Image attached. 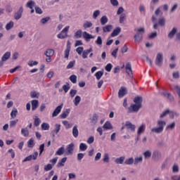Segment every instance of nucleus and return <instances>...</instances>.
<instances>
[{"mask_svg": "<svg viewBox=\"0 0 180 180\" xmlns=\"http://www.w3.org/2000/svg\"><path fill=\"white\" fill-rule=\"evenodd\" d=\"M23 14V7L21 6L19 8V9L17 11V12L14 14V19L15 20H19L22 18V15Z\"/></svg>", "mask_w": 180, "mask_h": 180, "instance_id": "423d86ee", "label": "nucleus"}, {"mask_svg": "<svg viewBox=\"0 0 180 180\" xmlns=\"http://www.w3.org/2000/svg\"><path fill=\"white\" fill-rule=\"evenodd\" d=\"M21 134L24 136V137H27L29 136V129H27V127L25 128H22L21 129Z\"/></svg>", "mask_w": 180, "mask_h": 180, "instance_id": "4c0bfd02", "label": "nucleus"}, {"mask_svg": "<svg viewBox=\"0 0 180 180\" xmlns=\"http://www.w3.org/2000/svg\"><path fill=\"white\" fill-rule=\"evenodd\" d=\"M146 131V124H141L139 128L137 131L138 136H140L141 134H143Z\"/></svg>", "mask_w": 180, "mask_h": 180, "instance_id": "a878e982", "label": "nucleus"}, {"mask_svg": "<svg viewBox=\"0 0 180 180\" xmlns=\"http://www.w3.org/2000/svg\"><path fill=\"white\" fill-rule=\"evenodd\" d=\"M13 21H10L8 23H7L6 25V30H11V29H12V27H13Z\"/></svg>", "mask_w": 180, "mask_h": 180, "instance_id": "5fc2aeb1", "label": "nucleus"}, {"mask_svg": "<svg viewBox=\"0 0 180 180\" xmlns=\"http://www.w3.org/2000/svg\"><path fill=\"white\" fill-rule=\"evenodd\" d=\"M91 51H92V48L83 51V53L82 54V58L84 59L88 58V54H89V53H91Z\"/></svg>", "mask_w": 180, "mask_h": 180, "instance_id": "c756f323", "label": "nucleus"}, {"mask_svg": "<svg viewBox=\"0 0 180 180\" xmlns=\"http://www.w3.org/2000/svg\"><path fill=\"white\" fill-rule=\"evenodd\" d=\"M82 30H78L74 35L75 39H81L82 37Z\"/></svg>", "mask_w": 180, "mask_h": 180, "instance_id": "c9c22d12", "label": "nucleus"}, {"mask_svg": "<svg viewBox=\"0 0 180 180\" xmlns=\"http://www.w3.org/2000/svg\"><path fill=\"white\" fill-rule=\"evenodd\" d=\"M125 70L129 77L133 76V70H131V64L130 63H127L125 66Z\"/></svg>", "mask_w": 180, "mask_h": 180, "instance_id": "9d476101", "label": "nucleus"}, {"mask_svg": "<svg viewBox=\"0 0 180 180\" xmlns=\"http://www.w3.org/2000/svg\"><path fill=\"white\" fill-rule=\"evenodd\" d=\"M74 143H71L67 146L66 155H70L74 153Z\"/></svg>", "mask_w": 180, "mask_h": 180, "instance_id": "9b49d317", "label": "nucleus"}, {"mask_svg": "<svg viewBox=\"0 0 180 180\" xmlns=\"http://www.w3.org/2000/svg\"><path fill=\"white\" fill-rule=\"evenodd\" d=\"M99 15H101V11L99 10L94 11L93 13V19H96V18H98Z\"/></svg>", "mask_w": 180, "mask_h": 180, "instance_id": "bf43d9fd", "label": "nucleus"}, {"mask_svg": "<svg viewBox=\"0 0 180 180\" xmlns=\"http://www.w3.org/2000/svg\"><path fill=\"white\" fill-rule=\"evenodd\" d=\"M124 20H126V14L122 13L120 16V23H124Z\"/></svg>", "mask_w": 180, "mask_h": 180, "instance_id": "680f3d73", "label": "nucleus"}, {"mask_svg": "<svg viewBox=\"0 0 180 180\" xmlns=\"http://www.w3.org/2000/svg\"><path fill=\"white\" fill-rule=\"evenodd\" d=\"M73 102L75 106H78V105H79V103L81 102V96H76Z\"/></svg>", "mask_w": 180, "mask_h": 180, "instance_id": "a18cd8bd", "label": "nucleus"}, {"mask_svg": "<svg viewBox=\"0 0 180 180\" xmlns=\"http://www.w3.org/2000/svg\"><path fill=\"white\" fill-rule=\"evenodd\" d=\"M41 127L42 130H49L50 124H49V123L44 122L41 124Z\"/></svg>", "mask_w": 180, "mask_h": 180, "instance_id": "3c124183", "label": "nucleus"}, {"mask_svg": "<svg viewBox=\"0 0 180 180\" xmlns=\"http://www.w3.org/2000/svg\"><path fill=\"white\" fill-rule=\"evenodd\" d=\"M76 52L77 53V54H79V56H81V54H82V53H84V47L83 46H79L76 49Z\"/></svg>", "mask_w": 180, "mask_h": 180, "instance_id": "13d9d810", "label": "nucleus"}, {"mask_svg": "<svg viewBox=\"0 0 180 180\" xmlns=\"http://www.w3.org/2000/svg\"><path fill=\"white\" fill-rule=\"evenodd\" d=\"M113 65H112V63H108L105 68V71H107L108 72H110V71H112V68Z\"/></svg>", "mask_w": 180, "mask_h": 180, "instance_id": "4d7b16f0", "label": "nucleus"}, {"mask_svg": "<svg viewBox=\"0 0 180 180\" xmlns=\"http://www.w3.org/2000/svg\"><path fill=\"white\" fill-rule=\"evenodd\" d=\"M95 43L98 46H102V43H103L102 37L101 36H98L97 37V39L95 41Z\"/></svg>", "mask_w": 180, "mask_h": 180, "instance_id": "603ef678", "label": "nucleus"}, {"mask_svg": "<svg viewBox=\"0 0 180 180\" xmlns=\"http://www.w3.org/2000/svg\"><path fill=\"white\" fill-rule=\"evenodd\" d=\"M124 164L125 165H134V158L133 157L127 158L124 160Z\"/></svg>", "mask_w": 180, "mask_h": 180, "instance_id": "bb28decb", "label": "nucleus"}, {"mask_svg": "<svg viewBox=\"0 0 180 180\" xmlns=\"http://www.w3.org/2000/svg\"><path fill=\"white\" fill-rule=\"evenodd\" d=\"M92 26H94V24L91 21L86 20L83 23L84 29H89L90 27H92Z\"/></svg>", "mask_w": 180, "mask_h": 180, "instance_id": "7c9ffc66", "label": "nucleus"}, {"mask_svg": "<svg viewBox=\"0 0 180 180\" xmlns=\"http://www.w3.org/2000/svg\"><path fill=\"white\" fill-rule=\"evenodd\" d=\"M135 35L134 36L135 43H141L143 40V36L146 33V29L144 27L135 28Z\"/></svg>", "mask_w": 180, "mask_h": 180, "instance_id": "f03ea898", "label": "nucleus"}, {"mask_svg": "<svg viewBox=\"0 0 180 180\" xmlns=\"http://www.w3.org/2000/svg\"><path fill=\"white\" fill-rule=\"evenodd\" d=\"M9 58H11V52H6L3 55L1 60L2 61H7V60H9Z\"/></svg>", "mask_w": 180, "mask_h": 180, "instance_id": "f704fd0d", "label": "nucleus"}, {"mask_svg": "<svg viewBox=\"0 0 180 180\" xmlns=\"http://www.w3.org/2000/svg\"><path fill=\"white\" fill-rule=\"evenodd\" d=\"M172 169L173 174H178V172H179V165L176 163L174 164Z\"/></svg>", "mask_w": 180, "mask_h": 180, "instance_id": "72a5a7b5", "label": "nucleus"}, {"mask_svg": "<svg viewBox=\"0 0 180 180\" xmlns=\"http://www.w3.org/2000/svg\"><path fill=\"white\" fill-rule=\"evenodd\" d=\"M125 160H126V157L121 156L120 158H116L115 160V164L122 165V164H124Z\"/></svg>", "mask_w": 180, "mask_h": 180, "instance_id": "412c9836", "label": "nucleus"}, {"mask_svg": "<svg viewBox=\"0 0 180 180\" xmlns=\"http://www.w3.org/2000/svg\"><path fill=\"white\" fill-rule=\"evenodd\" d=\"M177 32H178V27H174L168 34L169 39H174V36L176 34Z\"/></svg>", "mask_w": 180, "mask_h": 180, "instance_id": "2eb2a0df", "label": "nucleus"}, {"mask_svg": "<svg viewBox=\"0 0 180 180\" xmlns=\"http://www.w3.org/2000/svg\"><path fill=\"white\" fill-rule=\"evenodd\" d=\"M103 127L105 129V130H110V129H112V124H110L109 122H106L103 124Z\"/></svg>", "mask_w": 180, "mask_h": 180, "instance_id": "09e8293b", "label": "nucleus"}, {"mask_svg": "<svg viewBox=\"0 0 180 180\" xmlns=\"http://www.w3.org/2000/svg\"><path fill=\"white\" fill-rule=\"evenodd\" d=\"M70 81L72 82V84H77V75H72L69 78Z\"/></svg>", "mask_w": 180, "mask_h": 180, "instance_id": "6e6d98bb", "label": "nucleus"}, {"mask_svg": "<svg viewBox=\"0 0 180 180\" xmlns=\"http://www.w3.org/2000/svg\"><path fill=\"white\" fill-rule=\"evenodd\" d=\"M83 37L86 41H89L91 39H95V37H94L92 34L88 33L86 31H84L82 34Z\"/></svg>", "mask_w": 180, "mask_h": 180, "instance_id": "ddd939ff", "label": "nucleus"}, {"mask_svg": "<svg viewBox=\"0 0 180 180\" xmlns=\"http://www.w3.org/2000/svg\"><path fill=\"white\" fill-rule=\"evenodd\" d=\"M72 136L75 139H77L79 136V131H78V126L75 125L72 130Z\"/></svg>", "mask_w": 180, "mask_h": 180, "instance_id": "f3484780", "label": "nucleus"}, {"mask_svg": "<svg viewBox=\"0 0 180 180\" xmlns=\"http://www.w3.org/2000/svg\"><path fill=\"white\" fill-rule=\"evenodd\" d=\"M125 127L128 130H130L131 131H136V125L131 124L130 121H127L125 123Z\"/></svg>", "mask_w": 180, "mask_h": 180, "instance_id": "1a4fd4ad", "label": "nucleus"}, {"mask_svg": "<svg viewBox=\"0 0 180 180\" xmlns=\"http://www.w3.org/2000/svg\"><path fill=\"white\" fill-rule=\"evenodd\" d=\"M64 151H65V148H64V145H63L56 152V155H63V154H64Z\"/></svg>", "mask_w": 180, "mask_h": 180, "instance_id": "2f4dec72", "label": "nucleus"}, {"mask_svg": "<svg viewBox=\"0 0 180 180\" xmlns=\"http://www.w3.org/2000/svg\"><path fill=\"white\" fill-rule=\"evenodd\" d=\"M60 130H61V124H56L54 129L52 131V133H53V136L54 137V134H58V133H60Z\"/></svg>", "mask_w": 180, "mask_h": 180, "instance_id": "5701e85b", "label": "nucleus"}, {"mask_svg": "<svg viewBox=\"0 0 180 180\" xmlns=\"http://www.w3.org/2000/svg\"><path fill=\"white\" fill-rule=\"evenodd\" d=\"M161 95H162L163 96H165V98H166L167 99H168L170 102H174V96H172L171 94L169 93H167V92H162Z\"/></svg>", "mask_w": 180, "mask_h": 180, "instance_id": "dca6fc26", "label": "nucleus"}, {"mask_svg": "<svg viewBox=\"0 0 180 180\" xmlns=\"http://www.w3.org/2000/svg\"><path fill=\"white\" fill-rule=\"evenodd\" d=\"M110 3L112 6H119V1L117 0H110Z\"/></svg>", "mask_w": 180, "mask_h": 180, "instance_id": "338daca9", "label": "nucleus"}, {"mask_svg": "<svg viewBox=\"0 0 180 180\" xmlns=\"http://www.w3.org/2000/svg\"><path fill=\"white\" fill-rule=\"evenodd\" d=\"M68 30H70V26H66L61 32L57 35L58 39H64L68 37Z\"/></svg>", "mask_w": 180, "mask_h": 180, "instance_id": "39448f33", "label": "nucleus"}, {"mask_svg": "<svg viewBox=\"0 0 180 180\" xmlns=\"http://www.w3.org/2000/svg\"><path fill=\"white\" fill-rule=\"evenodd\" d=\"M103 76V71H98L95 74V77L98 81H99V79H101V78H102Z\"/></svg>", "mask_w": 180, "mask_h": 180, "instance_id": "de8ad7c7", "label": "nucleus"}, {"mask_svg": "<svg viewBox=\"0 0 180 180\" xmlns=\"http://www.w3.org/2000/svg\"><path fill=\"white\" fill-rule=\"evenodd\" d=\"M143 162V156L139 155L136 156L134 159V165H137L138 164H141Z\"/></svg>", "mask_w": 180, "mask_h": 180, "instance_id": "a211bd4d", "label": "nucleus"}, {"mask_svg": "<svg viewBox=\"0 0 180 180\" xmlns=\"http://www.w3.org/2000/svg\"><path fill=\"white\" fill-rule=\"evenodd\" d=\"M49 20H50V17H46V18L41 19L40 23H41V25H46V23H47V22H49Z\"/></svg>", "mask_w": 180, "mask_h": 180, "instance_id": "052dcab7", "label": "nucleus"}, {"mask_svg": "<svg viewBox=\"0 0 180 180\" xmlns=\"http://www.w3.org/2000/svg\"><path fill=\"white\" fill-rule=\"evenodd\" d=\"M34 124L36 127H37L38 126H40V124L41 123V120H40V118H39V117L35 116V117L34 118Z\"/></svg>", "mask_w": 180, "mask_h": 180, "instance_id": "79ce46f5", "label": "nucleus"}, {"mask_svg": "<svg viewBox=\"0 0 180 180\" xmlns=\"http://www.w3.org/2000/svg\"><path fill=\"white\" fill-rule=\"evenodd\" d=\"M27 8H30V9H33L34 6L36 7V3L33 1H29L27 3Z\"/></svg>", "mask_w": 180, "mask_h": 180, "instance_id": "8fccbe9b", "label": "nucleus"}, {"mask_svg": "<svg viewBox=\"0 0 180 180\" xmlns=\"http://www.w3.org/2000/svg\"><path fill=\"white\" fill-rule=\"evenodd\" d=\"M127 92V91L126 90V88L121 87L118 92L119 98H123L126 95Z\"/></svg>", "mask_w": 180, "mask_h": 180, "instance_id": "4be33fe9", "label": "nucleus"}, {"mask_svg": "<svg viewBox=\"0 0 180 180\" xmlns=\"http://www.w3.org/2000/svg\"><path fill=\"white\" fill-rule=\"evenodd\" d=\"M44 171H51V169H53V166L51 164H48L44 166Z\"/></svg>", "mask_w": 180, "mask_h": 180, "instance_id": "69168bd1", "label": "nucleus"}, {"mask_svg": "<svg viewBox=\"0 0 180 180\" xmlns=\"http://www.w3.org/2000/svg\"><path fill=\"white\" fill-rule=\"evenodd\" d=\"M63 124L65 126V129H71V127H72V125H71V124H70V122H68V121L67 120L63 121Z\"/></svg>", "mask_w": 180, "mask_h": 180, "instance_id": "864d4df0", "label": "nucleus"}, {"mask_svg": "<svg viewBox=\"0 0 180 180\" xmlns=\"http://www.w3.org/2000/svg\"><path fill=\"white\" fill-rule=\"evenodd\" d=\"M169 115V109L165 110L162 114L160 115V120L157 121V126L151 129V133H155V134H161L162 131H164V127L167 126V121L161 119H164L165 116Z\"/></svg>", "mask_w": 180, "mask_h": 180, "instance_id": "f257e3e1", "label": "nucleus"}, {"mask_svg": "<svg viewBox=\"0 0 180 180\" xmlns=\"http://www.w3.org/2000/svg\"><path fill=\"white\" fill-rule=\"evenodd\" d=\"M120 32H122V28H120V27H117L111 33V37H116V36L119 35Z\"/></svg>", "mask_w": 180, "mask_h": 180, "instance_id": "6ab92c4d", "label": "nucleus"}, {"mask_svg": "<svg viewBox=\"0 0 180 180\" xmlns=\"http://www.w3.org/2000/svg\"><path fill=\"white\" fill-rule=\"evenodd\" d=\"M176 123L175 122H172L171 124H167L166 127V130H174L175 129Z\"/></svg>", "mask_w": 180, "mask_h": 180, "instance_id": "37998d69", "label": "nucleus"}, {"mask_svg": "<svg viewBox=\"0 0 180 180\" xmlns=\"http://www.w3.org/2000/svg\"><path fill=\"white\" fill-rule=\"evenodd\" d=\"M39 155L38 152H34L33 155H30L29 156L26 157L23 160L22 162H26V161H32V160H37V156Z\"/></svg>", "mask_w": 180, "mask_h": 180, "instance_id": "0eeeda50", "label": "nucleus"}, {"mask_svg": "<svg viewBox=\"0 0 180 180\" xmlns=\"http://www.w3.org/2000/svg\"><path fill=\"white\" fill-rule=\"evenodd\" d=\"M145 160H150L151 155H153V152L150 150H147L143 153Z\"/></svg>", "mask_w": 180, "mask_h": 180, "instance_id": "aec40b11", "label": "nucleus"}, {"mask_svg": "<svg viewBox=\"0 0 180 180\" xmlns=\"http://www.w3.org/2000/svg\"><path fill=\"white\" fill-rule=\"evenodd\" d=\"M34 139H29V141H27V147L29 148H33L34 146Z\"/></svg>", "mask_w": 180, "mask_h": 180, "instance_id": "c03bdc74", "label": "nucleus"}, {"mask_svg": "<svg viewBox=\"0 0 180 180\" xmlns=\"http://www.w3.org/2000/svg\"><path fill=\"white\" fill-rule=\"evenodd\" d=\"M54 53H55V51L54 49H49L45 51L44 55L46 57V63H51V57L54 56Z\"/></svg>", "mask_w": 180, "mask_h": 180, "instance_id": "20e7f679", "label": "nucleus"}, {"mask_svg": "<svg viewBox=\"0 0 180 180\" xmlns=\"http://www.w3.org/2000/svg\"><path fill=\"white\" fill-rule=\"evenodd\" d=\"M153 158L155 160H160L161 158V152L160 150H154L153 153Z\"/></svg>", "mask_w": 180, "mask_h": 180, "instance_id": "c85d7f7f", "label": "nucleus"}, {"mask_svg": "<svg viewBox=\"0 0 180 180\" xmlns=\"http://www.w3.org/2000/svg\"><path fill=\"white\" fill-rule=\"evenodd\" d=\"M61 109H63V104L60 105H58L53 112L52 113V117H56V116H58L60 115V112H61Z\"/></svg>", "mask_w": 180, "mask_h": 180, "instance_id": "f8f14e48", "label": "nucleus"}, {"mask_svg": "<svg viewBox=\"0 0 180 180\" xmlns=\"http://www.w3.org/2000/svg\"><path fill=\"white\" fill-rule=\"evenodd\" d=\"M71 51V43L70 41H67L66 49L65 50V58L68 59L70 56V51Z\"/></svg>", "mask_w": 180, "mask_h": 180, "instance_id": "6e6552de", "label": "nucleus"}, {"mask_svg": "<svg viewBox=\"0 0 180 180\" xmlns=\"http://www.w3.org/2000/svg\"><path fill=\"white\" fill-rule=\"evenodd\" d=\"M40 96V93L37 92V91H31L30 92V97L32 98H36L37 99H39Z\"/></svg>", "mask_w": 180, "mask_h": 180, "instance_id": "a19ab883", "label": "nucleus"}, {"mask_svg": "<svg viewBox=\"0 0 180 180\" xmlns=\"http://www.w3.org/2000/svg\"><path fill=\"white\" fill-rule=\"evenodd\" d=\"M79 151H86L88 150V146L84 143H81L79 146Z\"/></svg>", "mask_w": 180, "mask_h": 180, "instance_id": "e433bc0d", "label": "nucleus"}, {"mask_svg": "<svg viewBox=\"0 0 180 180\" xmlns=\"http://www.w3.org/2000/svg\"><path fill=\"white\" fill-rule=\"evenodd\" d=\"M135 105H138L141 107V103H143V98L137 96L134 99Z\"/></svg>", "mask_w": 180, "mask_h": 180, "instance_id": "cd10ccee", "label": "nucleus"}, {"mask_svg": "<svg viewBox=\"0 0 180 180\" xmlns=\"http://www.w3.org/2000/svg\"><path fill=\"white\" fill-rule=\"evenodd\" d=\"M37 64H39V62L37 61H33V60H31V61H29L27 65L30 66V67H33L34 65H37Z\"/></svg>", "mask_w": 180, "mask_h": 180, "instance_id": "774afa93", "label": "nucleus"}, {"mask_svg": "<svg viewBox=\"0 0 180 180\" xmlns=\"http://www.w3.org/2000/svg\"><path fill=\"white\" fill-rule=\"evenodd\" d=\"M18 116V109L13 108L11 112V119H15Z\"/></svg>", "mask_w": 180, "mask_h": 180, "instance_id": "49530a36", "label": "nucleus"}, {"mask_svg": "<svg viewBox=\"0 0 180 180\" xmlns=\"http://www.w3.org/2000/svg\"><path fill=\"white\" fill-rule=\"evenodd\" d=\"M158 25H160V26H165V18H160L158 20Z\"/></svg>", "mask_w": 180, "mask_h": 180, "instance_id": "e2e57ef3", "label": "nucleus"}, {"mask_svg": "<svg viewBox=\"0 0 180 180\" xmlns=\"http://www.w3.org/2000/svg\"><path fill=\"white\" fill-rule=\"evenodd\" d=\"M112 29H113V25H108L103 27V33H108V32H112Z\"/></svg>", "mask_w": 180, "mask_h": 180, "instance_id": "b1692460", "label": "nucleus"}, {"mask_svg": "<svg viewBox=\"0 0 180 180\" xmlns=\"http://www.w3.org/2000/svg\"><path fill=\"white\" fill-rule=\"evenodd\" d=\"M70 112H71V109L68 108L66 109L61 115L60 117L61 119H65L68 115H70Z\"/></svg>", "mask_w": 180, "mask_h": 180, "instance_id": "473e14b6", "label": "nucleus"}, {"mask_svg": "<svg viewBox=\"0 0 180 180\" xmlns=\"http://www.w3.org/2000/svg\"><path fill=\"white\" fill-rule=\"evenodd\" d=\"M31 105H32V110H36V109L39 108V101L32 100L31 101Z\"/></svg>", "mask_w": 180, "mask_h": 180, "instance_id": "393cba45", "label": "nucleus"}, {"mask_svg": "<svg viewBox=\"0 0 180 180\" xmlns=\"http://www.w3.org/2000/svg\"><path fill=\"white\" fill-rule=\"evenodd\" d=\"M108 17L106 15H103L101 17L100 22L101 24L102 25V26H105V25H106V23H108Z\"/></svg>", "mask_w": 180, "mask_h": 180, "instance_id": "58836bf2", "label": "nucleus"}, {"mask_svg": "<svg viewBox=\"0 0 180 180\" xmlns=\"http://www.w3.org/2000/svg\"><path fill=\"white\" fill-rule=\"evenodd\" d=\"M141 108V106L137 104H131L130 108H129V112H131V110L132 112H139Z\"/></svg>", "mask_w": 180, "mask_h": 180, "instance_id": "4468645a", "label": "nucleus"}, {"mask_svg": "<svg viewBox=\"0 0 180 180\" xmlns=\"http://www.w3.org/2000/svg\"><path fill=\"white\" fill-rule=\"evenodd\" d=\"M162 63H164V54L162 53H158L156 55L155 64L158 67H161L162 65Z\"/></svg>", "mask_w": 180, "mask_h": 180, "instance_id": "7ed1b4c3", "label": "nucleus"}, {"mask_svg": "<svg viewBox=\"0 0 180 180\" xmlns=\"http://www.w3.org/2000/svg\"><path fill=\"white\" fill-rule=\"evenodd\" d=\"M70 84H67L63 86V89L65 94L70 91Z\"/></svg>", "mask_w": 180, "mask_h": 180, "instance_id": "0e129e2a", "label": "nucleus"}, {"mask_svg": "<svg viewBox=\"0 0 180 180\" xmlns=\"http://www.w3.org/2000/svg\"><path fill=\"white\" fill-rule=\"evenodd\" d=\"M66 162H67V158H62L61 160H59V162H58L57 167H64V165L65 164Z\"/></svg>", "mask_w": 180, "mask_h": 180, "instance_id": "ea45409f", "label": "nucleus"}]
</instances>
